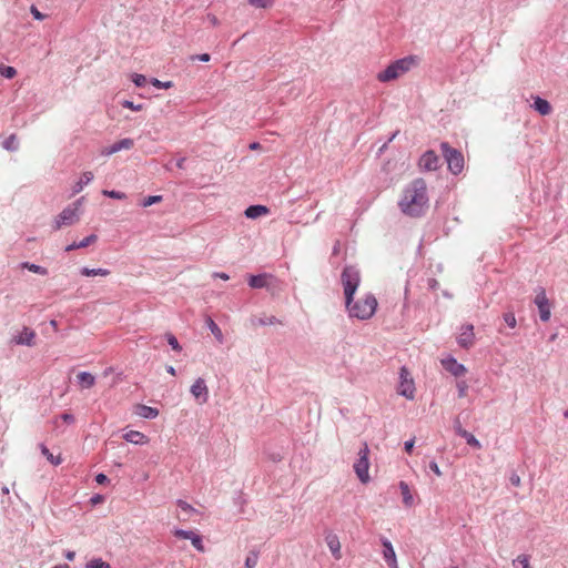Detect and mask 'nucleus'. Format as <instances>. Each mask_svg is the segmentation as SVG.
Segmentation results:
<instances>
[{"instance_id":"obj_62","label":"nucleus","mask_w":568,"mask_h":568,"mask_svg":"<svg viewBox=\"0 0 568 568\" xmlns=\"http://www.w3.org/2000/svg\"><path fill=\"white\" fill-rule=\"evenodd\" d=\"M166 372L173 376L176 374L175 368L171 365L166 366Z\"/></svg>"},{"instance_id":"obj_33","label":"nucleus","mask_w":568,"mask_h":568,"mask_svg":"<svg viewBox=\"0 0 568 568\" xmlns=\"http://www.w3.org/2000/svg\"><path fill=\"white\" fill-rule=\"evenodd\" d=\"M276 0H247L248 4L258 9L271 8Z\"/></svg>"},{"instance_id":"obj_15","label":"nucleus","mask_w":568,"mask_h":568,"mask_svg":"<svg viewBox=\"0 0 568 568\" xmlns=\"http://www.w3.org/2000/svg\"><path fill=\"white\" fill-rule=\"evenodd\" d=\"M442 365L455 377L463 376L466 373V367L453 356L442 359Z\"/></svg>"},{"instance_id":"obj_36","label":"nucleus","mask_w":568,"mask_h":568,"mask_svg":"<svg viewBox=\"0 0 568 568\" xmlns=\"http://www.w3.org/2000/svg\"><path fill=\"white\" fill-rule=\"evenodd\" d=\"M0 74L6 79H12L17 74V70L11 65H0Z\"/></svg>"},{"instance_id":"obj_21","label":"nucleus","mask_w":568,"mask_h":568,"mask_svg":"<svg viewBox=\"0 0 568 568\" xmlns=\"http://www.w3.org/2000/svg\"><path fill=\"white\" fill-rule=\"evenodd\" d=\"M97 240H98V236L95 234H90L89 236L84 237L80 242H73V243L69 244L65 247V251L70 252V251L78 250V248H84V247L95 243Z\"/></svg>"},{"instance_id":"obj_49","label":"nucleus","mask_w":568,"mask_h":568,"mask_svg":"<svg viewBox=\"0 0 568 568\" xmlns=\"http://www.w3.org/2000/svg\"><path fill=\"white\" fill-rule=\"evenodd\" d=\"M30 12L36 20L42 21L45 18V16L41 13L36 6H31Z\"/></svg>"},{"instance_id":"obj_41","label":"nucleus","mask_w":568,"mask_h":568,"mask_svg":"<svg viewBox=\"0 0 568 568\" xmlns=\"http://www.w3.org/2000/svg\"><path fill=\"white\" fill-rule=\"evenodd\" d=\"M103 195L111 197V199H116V200H123L126 197L125 193L120 192V191H114V190H112V191L104 190Z\"/></svg>"},{"instance_id":"obj_25","label":"nucleus","mask_w":568,"mask_h":568,"mask_svg":"<svg viewBox=\"0 0 568 568\" xmlns=\"http://www.w3.org/2000/svg\"><path fill=\"white\" fill-rule=\"evenodd\" d=\"M77 377L82 388H91L95 383V377L89 372H80Z\"/></svg>"},{"instance_id":"obj_48","label":"nucleus","mask_w":568,"mask_h":568,"mask_svg":"<svg viewBox=\"0 0 568 568\" xmlns=\"http://www.w3.org/2000/svg\"><path fill=\"white\" fill-rule=\"evenodd\" d=\"M454 430L460 437H462L463 433L466 432V429H464L462 426L459 417H456L454 420Z\"/></svg>"},{"instance_id":"obj_30","label":"nucleus","mask_w":568,"mask_h":568,"mask_svg":"<svg viewBox=\"0 0 568 568\" xmlns=\"http://www.w3.org/2000/svg\"><path fill=\"white\" fill-rule=\"evenodd\" d=\"M21 267L27 268L28 271L36 273V274H40V275L48 274V270L45 267L38 265V264L30 263V262L21 263Z\"/></svg>"},{"instance_id":"obj_2","label":"nucleus","mask_w":568,"mask_h":568,"mask_svg":"<svg viewBox=\"0 0 568 568\" xmlns=\"http://www.w3.org/2000/svg\"><path fill=\"white\" fill-rule=\"evenodd\" d=\"M400 211L412 217H418L425 213L428 206L427 186L423 179H415L403 191L398 202Z\"/></svg>"},{"instance_id":"obj_50","label":"nucleus","mask_w":568,"mask_h":568,"mask_svg":"<svg viewBox=\"0 0 568 568\" xmlns=\"http://www.w3.org/2000/svg\"><path fill=\"white\" fill-rule=\"evenodd\" d=\"M191 60H199V61H202V62H209L211 60V55L209 53H201V54H195V55H192L191 57Z\"/></svg>"},{"instance_id":"obj_23","label":"nucleus","mask_w":568,"mask_h":568,"mask_svg":"<svg viewBox=\"0 0 568 568\" xmlns=\"http://www.w3.org/2000/svg\"><path fill=\"white\" fill-rule=\"evenodd\" d=\"M123 438L126 442L135 444V445H143L148 442L146 436L143 433L138 432V430L128 432L126 434H124Z\"/></svg>"},{"instance_id":"obj_51","label":"nucleus","mask_w":568,"mask_h":568,"mask_svg":"<svg viewBox=\"0 0 568 568\" xmlns=\"http://www.w3.org/2000/svg\"><path fill=\"white\" fill-rule=\"evenodd\" d=\"M428 467H429V469H430L432 471H434V474H435L436 476H438V477H440V476H442V470L439 469V466L437 465V463H436V462H434V460H433V462H430V463H429V465H428Z\"/></svg>"},{"instance_id":"obj_13","label":"nucleus","mask_w":568,"mask_h":568,"mask_svg":"<svg viewBox=\"0 0 568 568\" xmlns=\"http://www.w3.org/2000/svg\"><path fill=\"white\" fill-rule=\"evenodd\" d=\"M36 333L29 327H23L22 331L12 336L11 343L16 345L33 346Z\"/></svg>"},{"instance_id":"obj_4","label":"nucleus","mask_w":568,"mask_h":568,"mask_svg":"<svg viewBox=\"0 0 568 568\" xmlns=\"http://www.w3.org/2000/svg\"><path fill=\"white\" fill-rule=\"evenodd\" d=\"M440 149L443 152V156L447 162L448 170L455 175L459 174L464 169L463 154L458 150L452 148L447 142H443L440 144Z\"/></svg>"},{"instance_id":"obj_35","label":"nucleus","mask_w":568,"mask_h":568,"mask_svg":"<svg viewBox=\"0 0 568 568\" xmlns=\"http://www.w3.org/2000/svg\"><path fill=\"white\" fill-rule=\"evenodd\" d=\"M165 338L173 351H176V352L182 351V346L180 345L178 338L173 334L166 333Z\"/></svg>"},{"instance_id":"obj_20","label":"nucleus","mask_w":568,"mask_h":568,"mask_svg":"<svg viewBox=\"0 0 568 568\" xmlns=\"http://www.w3.org/2000/svg\"><path fill=\"white\" fill-rule=\"evenodd\" d=\"M532 108L541 115H548L551 112L550 103L540 97L534 98Z\"/></svg>"},{"instance_id":"obj_59","label":"nucleus","mask_w":568,"mask_h":568,"mask_svg":"<svg viewBox=\"0 0 568 568\" xmlns=\"http://www.w3.org/2000/svg\"><path fill=\"white\" fill-rule=\"evenodd\" d=\"M397 134H398V131L394 132V133L390 135V138L387 140V142H385V143L383 144V146L381 148V152H383V151L386 149L387 144H388L389 142H392V141L396 138V135H397Z\"/></svg>"},{"instance_id":"obj_45","label":"nucleus","mask_w":568,"mask_h":568,"mask_svg":"<svg viewBox=\"0 0 568 568\" xmlns=\"http://www.w3.org/2000/svg\"><path fill=\"white\" fill-rule=\"evenodd\" d=\"M457 388H458V397L462 398L466 395L468 385L465 381H459V382H457Z\"/></svg>"},{"instance_id":"obj_38","label":"nucleus","mask_w":568,"mask_h":568,"mask_svg":"<svg viewBox=\"0 0 568 568\" xmlns=\"http://www.w3.org/2000/svg\"><path fill=\"white\" fill-rule=\"evenodd\" d=\"M514 567L515 568H530L528 557L525 555L518 556L517 559L514 560Z\"/></svg>"},{"instance_id":"obj_1","label":"nucleus","mask_w":568,"mask_h":568,"mask_svg":"<svg viewBox=\"0 0 568 568\" xmlns=\"http://www.w3.org/2000/svg\"><path fill=\"white\" fill-rule=\"evenodd\" d=\"M341 282L344 288L345 306L348 315L362 321L371 318L376 312V297L372 293H367L364 297L354 302V294L361 283L359 271L353 265L345 266L341 274Z\"/></svg>"},{"instance_id":"obj_37","label":"nucleus","mask_w":568,"mask_h":568,"mask_svg":"<svg viewBox=\"0 0 568 568\" xmlns=\"http://www.w3.org/2000/svg\"><path fill=\"white\" fill-rule=\"evenodd\" d=\"M87 568H111V566L103 561L101 558H94L90 560L87 566Z\"/></svg>"},{"instance_id":"obj_46","label":"nucleus","mask_w":568,"mask_h":568,"mask_svg":"<svg viewBox=\"0 0 568 568\" xmlns=\"http://www.w3.org/2000/svg\"><path fill=\"white\" fill-rule=\"evenodd\" d=\"M122 106L126 108V109H130V110H133V111H140L142 109L141 104H134V102H132L130 100H124L122 102Z\"/></svg>"},{"instance_id":"obj_3","label":"nucleus","mask_w":568,"mask_h":568,"mask_svg":"<svg viewBox=\"0 0 568 568\" xmlns=\"http://www.w3.org/2000/svg\"><path fill=\"white\" fill-rule=\"evenodd\" d=\"M419 59L416 55H407L405 58L398 59L392 62L384 71L379 72L377 79L381 82H389L395 80L399 75L409 71L413 67L417 65Z\"/></svg>"},{"instance_id":"obj_29","label":"nucleus","mask_w":568,"mask_h":568,"mask_svg":"<svg viewBox=\"0 0 568 568\" xmlns=\"http://www.w3.org/2000/svg\"><path fill=\"white\" fill-rule=\"evenodd\" d=\"M40 449H41L42 455L52 465L58 466V465L61 464V462H62L61 457L60 456H54L44 444H40Z\"/></svg>"},{"instance_id":"obj_42","label":"nucleus","mask_w":568,"mask_h":568,"mask_svg":"<svg viewBox=\"0 0 568 568\" xmlns=\"http://www.w3.org/2000/svg\"><path fill=\"white\" fill-rule=\"evenodd\" d=\"M152 85H154L158 89H170L173 83L171 81L162 82L159 79L153 78L151 80Z\"/></svg>"},{"instance_id":"obj_34","label":"nucleus","mask_w":568,"mask_h":568,"mask_svg":"<svg viewBox=\"0 0 568 568\" xmlns=\"http://www.w3.org/2000/svg\"><path fill=\"white\" fill-rule=\"evenodd\" d=\"M258 561V551L251 550L245 559L246 568H255Z\"/></svg>"},{"instance_id":"obj_53","label":"nucleus","mask_w":568,"mask_h":568,"mask_svg":"<svg viewBox=\"0 0 568 568\" xmlns=\"http://www.w3.org/2000/svg\"><path fill=\"white\" fill-rule=\"evenodd\" d=\"M60 417L67 424H72L74 422V416L69 413H63Z\"/></svg>"},{"instance_id":"obj_44","label":"nucleus","mask_w":568,"mask_h":568,"mask_svg":"<svg viewBox=\"0 0 568 568\" xmlns=\"http://www.w3.org/2000/svg\"><path fill=\"white\" fill-rule=\"evenodd\" d=\"M276 323H278V320L275 316H266L258 320V324L262 326L274 325Z\"/></svg>"},{"instance_id":"obj_8","label":"nucleus","mask_w":568,"mask_h":568,"mask_svg":"<svg viewBox=\"0 0 568 568\" xmlns=\"http://www.w3.org/2000/svg\"><path fill=\"white\" fill-rule=\"evenodd\" d=\"M408 375H409V373H408L407 368L402 367L400 374H399L400 384L398 387V394L408 399H413L414 393H415V387H414L413 379H408Z\"/></svg>"},{"instance_id":"obj_16","label":"nucleus","mask_w":568,"mask_h":568,"mask_svg":"<svg viewBox=\"0 0 568 568\" xmlns=\"http://www.w3.org/2000/svg\"><path fill=\"white\" fill-rule=\"evenodd\" d=\"M458 345L463 348H469L474 344V326L466 324L462 326V332L457 338Z\"/></svg>"},{"instance_id":"obj_26","label":"nucleus","mask_w":568,"mask_h":568,"mask_svg":"<svg viewBox=\"0 0 568 568\" xmlns=\"http://www.w3.org/2000/svg\"><path fill=\"white\" fill-rule=\"evenodd\" d=\"M93 180V173L90 171L84 172L79 182L74 185L73 193H79L82 189Z\"/></svg>"},{"instance_id":"obj_55","label":"nucleus","mask_w":568,"mask_h":568,"mask_svg":"<svg viewBox=\"0 0 568 568\" xmlns=\"http://www.w3.org/2000/svg\"><path fill=\"white\" fill-rule=\"evenodd\" d=\"M414 444H415L414 438H412V439H409V440L405 442V444H404V448H405L406 453L412 454L413 448H414Z\"/></svg>"},{"instance_id":"obj_5","label":"nucleus","mask_w":568,"mask_h":568,"mask_svg":"<svg viewBox=\"0 0 568 568\" xmlns=\"http://www.w3.org/2000/svg\"><path fill=\"white\" fill-rule=\"evenodd\" d=\"M368 455L369 449L367 444H364L363 447L358 452V459L354 464V471L357 475L358 479L362 483H367L369 479L368 475V468H369V462H368Z\"/></svg>"},{"instance_id":"obj_63","label":"nucleus","mask_w":568,"mask_h":568,"mask_svg":"<svg viewBox=\"0 0 568 568\" xmlns=\"http://www.w3.org/2000/svg\"><path fill=\"white\" fill-rule=\"evenodd\" d=\"M261 144L258 142H253L250 144V149L251 150H257L260 149Z\"/></svg>"},{"instance_id":"obj_22","label":"nucleus","mask_w":568,"mask_h":568,"mask_svg":"<svg viewBox=\"0 0 568 568\" xmlns=\"http://www.w3.org/2000/svg\"><path fill=\"white\" fill-rule=\"evenodd\" d=\"M267 277H268V274L266 273H263V274H257V275H250L248 276V285L250 287L252 288H264L267 286Z\"/></svg>"},{"instance_id":"obj_40","label":"nucleus","mask_w":568,"mask_h":568,"mask_svg":"<svg viewBox=\"0 0 568 568\" xmlns=\"http://www.w3.org/2000/svg\"><path fill=\"white\" fill-rule=\"evenodd\" d=\"M505 323L510 327V328H515L516 327V317H515V314L514 312H506L503 316Z\"/></svg>"},{"instance_id":"obj_28","label":"nucleus","mask_w":568,"mask_h":568,"mask_svg":"<svg viewBox=\"0 0 568 568\" xmlns=\"http://www.w3.org/2000/svg\"><path fill=\"white\" fill-rule=\"evenodd\" d=\"M2 146L4 150L16 152L19 149V142L16 134H10L3 142Z\"/></svg>"},{"instance_id":"obj_52","label":"nucleus","mask_w":568,"mask_h":568,"mask_svg":"<svg viewBox=\"0 0 568 568\" xmlns=\"http://www.w3.org/2000/svg\"><path fill=\"white\" fill-rule=\"evenodd\" d=\"M509 481L513 486H519L520 485V477L518 474L516 473H511L510 477H509Z\"/></svg>"},{"instance_id":"obj_12","label":"nucleus","mask_w":568,"mask_h":568,"mask_svg":"<svg viewBox=\"0 0 568 568\" xmlns=\"http://www.w3.org/2000/svg\"><path fill=\"white\" fill-rule=\"evenodd\" d=\"M381 542L383 546V558L388 565L389 568H398L396 552L392 542L386 537H381Z\"/></svg>"},{"instance_id":"obj_54","label":"nucleus","mask_w":568,"mask_h":568,"mask_svg":"<svg viewBox=\"0 0 568 568\" xmlns=\"http://www.w3.org/2000/svg\"><path fill=\"white\" fill-rule=\"evenodd\" d=\"M95 481H97L98 484H100V485H103V484H105V483H108V481H109V478H108V476H106V475H104L103 473H100V474H98V475L95 476Z\"/></svg>"},{"instance_id":"obj_19","label":"nucleus","mask_w":568,"mask_h":568,"mask_svg":"<svg viewBox=\"0 0 568 568\" xmlns=\"http://www.w3.org/2000/svg\"><path fill=\"white\" fill-rule=\"evenodd\" d=\"M268 213V209L265 205L254 204L246 207L244 214L247 219H257Z\"/></svg>"},{"instance_id":"obj_10","label":"nucleus","mask_w":568,"mask_h":568,"mask_svg":"<svg viewBox=\"0 0 568 568\" xmlns=\"http://www.w3.org/2000/svg\"><path fill=\"white\" fill-rule=\"evenodd\" d=\"M174 536L181 539H187L196 550L204 552L203 540L199 534L192 530L175 529Z\"/></svg>"},{"instance_id":"obj_61","label":"nucleus","mask_w":568,"mask_h":568,"mask_svg":"<svg viewBox=\"0 0 568 568\" xmlns=\"http://www.w3.org/2000/svg\"><path fill=\"white\" fill-rule=\"evenodd\" d=\"M102 500H103V497H102L101 495H95V496H93V497L91 498V503H92L93 505H97V504L101 503Z\"/></svg>"},{"instance_id":"obj_7","label":"nucleus","mask_w":568,"mask_h":568,"mask_svg":"<svg viewBox=\"0 0 568 568\" xmlns=\"http://www.w3.org/2000/svg\"><path fill=\"white\" fill-rule=\"evenodd\" d=\"M534 303L538 307L539 317L542 322H548L551 316V306L549 300L546 295V291L544 287L539 286L536 290V296Z\"/></svg>"},{"instance_id":"obj_60","label":"nucleus","mask_w":568,"mask_h":568,"mask_svg":"<svg viewBox=\"0 0 568 568\" xmlns=\"http://www.w3.org/2000/svg\"><path fill=\"white\" fill-rule=\"evenodd\" d=\"M185 161H186L185 158L178 159L176 162H175L176 168H179L181 170L184 169Z\"/></svg>"},{"instance_id":"obj_31","label":"nucleus","mask_w":568,"mask_h":568,"mask_svg":"<svg viewBox=\"0 0 568 568\" xmlns=\"http://www.w3.org/2000/svg\"><path fill=\"white\" fill-rule=\"evenodd\" d=\"M462 438H464L466 440L467 445H469L470 447L476 448V449L481 448V444L471 433H469L467 430L464 432L462 435Z\"/></svg>"},{"instance_id":"obj_64","label":"nucleus","mask_w":568,"mask_h":568,"mask_svg":"<svg viewBox=\"0 0 568 568\" xmlns=\"http://www.w3.org/2000/svg\"><path fill=\"white\" fill-rule=\"evenodd\" d=\"M52 568H71L68 564L55 565Z\"/></svg>"},{"instance_id":"obj_11","label":"nucleus","mask_w":568,"mask_h":568,"mask_svg":"<svg viewBox=\"0 0 568 568\" xmlns=\"http://www.w3.org/2000/svg\"><path fill=\"white\" fill-rule=\"evenodd\" d=\"M418 165L424 171H435L439 166V158L434 151L428 150L420 156Z\"/></svg>"},{"instance_id":"obj_56","label":"nucleus","mask_w":568,"mask_h":568,"mask_svg":"<svg viewBox=\"0 0 568 568\" xmlns=\"http://www.w3.org/2000/svg\"><path fill=\"white\" fill-rule=\"evenodd\" d=\"M64 557L67 560L72 561L75 558V552L73 550H67Z\"/></svg>"},{"instance_id":"obj_9","label":"nucleus","mask_w":568,"mask_h":568,"mask_svg":"<svg viewBox=\"0 0 568 568\" xmlns=\"http://www.w3.org/2000/svg\"><path fill=\"white\" fill-rule=\"evenodd\" d=\"M190 392L193 395V397L199 402V404H205L209 399V388L206 386L205 381L201 377L195 379V382L192 384L190 388Z\"/></svg>"},{"instance_id":"obj_27","label":"nucleus","mask_w":568,"mask_h":568,"mask_svg":"<svg viewBox=\"0 0 568 568\" xmlns=\"http://www.w3.org/2000/svg\"><path fill=\"white\" fill-rule=\"evenodd\" d=\"M80 274L83 275V276H106L110 274V271L108 268H89L87 266L82 267L80 270Z\"/></svg>"},{"instance_id":"obj_14","label":"nucleus","mask_w":568,"mask_h":568,"mask_svg":"<svg viewBox=\"0 0 568 568\" xmlns=\"http://www.w3.org/2000/svg\"><path fill=\"white\" fill-rule=\"evenodd\" d=\"M134 146V140L133 139H130V138H125V139H122L115 143H113L112 145L110 146H106L104 148L102 151H101V154L102 155H105V156H110L114 153H118L122 150H130Z\"/></svg>"},{"instance_id":"obj_43","label":"nucleus","mask_w":568,"mask_h":568,"mask_svg":"<svg viewBox=\"0 0 568 568\" xmlns=\"http://www.w3.org/2000/svg\"><path fill=\"white\" fill-rule=\"evenodd\" d=\"M132 81L136 87L141 88L146 83V78L143 74L134 73L132 75Z\"/></svg>"},{"instance_id":"obj_17","label":"nucleus","mask_w":568,"mask_h":568,"mask_svg":"<svg viewBox=\"0 0 568 568\" xmlns=\"http://www.w3.org/2000/svg\"><path fill=\"white\" fill-rule=\"evenodd\" d=\"M325 541H326L327 547L329 548L333 557L337 560L341 559L342 554H341V542H339L338 537L335 534L329 532L326 535Z\"/></svg>"},{"instance_id":"obj_24","label":"nucleus","mask_w":568,"mask_h":568,"mask_svg":"<svg viewBox=\"0 0 568 568\" xmlns=\"http://www.w3.org/2000/svg\"><path fill=\"white\" fill-rule=\"evenodd\" d=\"M399 489H400V493H402V496H403V504L406 507H412L413 504H414V497H413V495L410 493L408 484L403 481V480L399 481Z\"/></svg>"},{"instance_id":"obj_6","label":"nucleus","mask_w":568,"mask_h":568,"mask_svg":"<svg viewBox=\"0 0 568 568\" xmlns=\"http://www.w3.org/2000/svg\"><path fill=\"white\" fill-rule=\"evenodd\" d=\"M78 205L79 201L63 209L62 212L57 216L53 229L60 230L64 225L74 224L79 220Z\"/></svg>"},{"instance_id":"obj_39","label":"nucleus","mask_w":568,"mask_h":568,"mask_svg":"<svg viewBox=\"0 0 568 568\" xmlns=\"http://www.w3.org/2000/svg\"><path fill=\"white\" fill-rule=\"evenodd\" d=\"M162 201V196L161 195H150L148 197H144L141 205L143 207H148V206H151L155 203H159Z\"/></svg>"},{"instance_id":"obj_57","label":"nucleus","mask_w":568,"mask_h":568,"mask_svg":"<svg viewBox=\"0 0 568 568\" xmlns=\"http://www.w3.org/2000/svg\"><path fill=\"white\" fill-rule=\"evenodd\" d=\"M207 19L211 22V24L214 27L219 26V23H220L219 19L214 14L209 13Z\"/></svg>"},{"instance_id":"obj_18","label":"nucleus","mask_w":568,"mask_h":568,"mask_svg":"<svg viewBox=\"0 0 568 568\" xmlns=\"http://www.w3.org/2000/svg\"><path fill=\"white\" fill-rule=\"evenodd\" d=\"M135 414L145 419H154L159 416V409L155 407L139 404L135 408Z\"/></svg>"},{"instance_id":"obj_58","label":"nucleus","mask_w":568,"mask_h":568,"mask_svg":"<svg viewBox=\"0 0 568 568\" xmlns=\"http://www.w3.org/2000/svg\"><path fill=\"white\" fill-rule=\"evenodd\" d=\"M214 277H219L221 280H224V281H227L230 278V276L226 274V273H223V272H215L213 274Z\"/></svg>"},{"instance_id":"obj_47","label":"nucleus","mask_w":568,"mask_h":568,"mask_svg":"<svg viewBox=\"0 0 568 568\" xmlns=\"http://www.w3.org/2000/svg\"><path fill=\"white\" fill-rule=\"evenodd\" d=\"M176 504H178V507L180 509H182L183 511H186V513L194 511V508L185 500L179 499L176 501Z\"/></svg>"},{"instance_id":"obj_32","label":"nucleus","mask_w":568,"mask_h":568,"mask_svg":"<svg viewBox=\"0 0 568 568\" xmlns=\"http://www.w3.org/2000/svg\"><path fill=\"white\" fill-rule=\"evenodd\" d=\"M207 328L211 331V333L219 339L222 341L223 334L219 325L211 318L207 317L206 320Z\"/></svg>"}]
</instances>
